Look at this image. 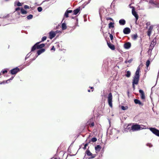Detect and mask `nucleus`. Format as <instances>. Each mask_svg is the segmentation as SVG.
I'll return each mask as SVG.
<instances>
[{
	"mask_svg": "<svg viewBox=\"0 0 159 159\" xmlns=\"http://www.w3.org/2000/svg\"><path fill=\"white\" fill-rule=\"evenodd\" d=\"M7 70H2L1 73H2V74H4L5 73H7Z\"/></svg>",
	"mask_w": 159,
	"mask_h": 159,
	"instance_id": "nucleus-34",
	"label": "nucleus"
},
{
	"mask_svg": "<svg viewBox=\"0 0 159 159\" xmlns=\"http://www.w3.org/2000/svg\"><path fill=\"white\" fill-rule=\"evenodd\" d=\"M37 10L39 12H41L42 10V8L41 7H39L37 8Z\"/></svg>",
	"mask_w": 159,
	"mask_h": 159,
	"instance_id": "nucleus-35",
	"label": "nucleus"
},
{
	"mask_svg": "<svg viewBox=\"0 0 159 159\" xmlns=\"http://www.w3.org/2000/svg\"><path fill=\"white\" fill-rule=\"evenodd\" d=\"M127 93H128V95H129V91H128V92H127Z\"/></svg>",
	"mask_w": 159,
	"mask_h": 159,
	"instance_id": "nucleus-53",
	"label": "nucleus"
},
{
	"mask_svg": "<svg viewBox=\"0 0 159 159\" xmlns=\"http://www.w3.org/2000/svg\"><path fill=\"white\" fill-rule=\"evenodd\" d=\"M121 108L122 110H125L126 109L125 108V107L124 106H122L121 107Z\"/></svg>",
	"mask_w": 159,
	"mask_h": 159,
	"instance_id": "nucleus-42",
	"label": "nucleus"
},
{
	"mask_svg": "<svg viewBox=\"0 0 159 159\" xmlns=\"http://www.w3.org/2000/svg\"><path fill=\"white\" fill-rule=\"evenodd\" d=\"M33 16L32 15L30 14L27 16L26 18L28 20H30L32 19L33 18Z\"/></svg>",
	"mask_w": 159,
	"mask_h": 159,
	"instance_id": "nucleus-28",
	"label": "nucleus"
},
{
	"mask_svg": "<svg viewBox=\"0 0 159 159\" xmlns=\"http://www.w3.org/2000/svg\"><path fill=\"white\" fill-rule=\"evenodd\" d=\"M127 74L125 75V76L127 77H129L131 75V73L129 71H127L126 72Z\"/></svg>",
	"mask_w": 159,
	"mask_h": 159,
	"instance_id": "nucleus-30",
	"label": "nucleus"
},
{
	"mask_svg": "<svg viewBox=\"0 0 159 159\" xmlns=\"http://www.w3.org/2000/svg\"><path fill=\"white\" fill-rule=\"evenodd\" d=\"M131 30L128 27H126L123 30L124 33L125 34H128L130 33Z\"/></svg>",
	"mask_w": 159,
	"mask_h": 159,
	"instance_id": "nucleus-13",
	"label": "nucleus"
},
{
	"mask_svg": "<svg viewBox=\"0 0 159 159\" xmlns=\"http://www.w3.org/2000/svg\"><path fill=\"white\" fill-rule=\"evenodd\" d=\"M110 39L111 40H112L113 39V37L112 35L111 34H110Z\"/></svg>",
	"mask_w": 159,
	"mask_h": 159,
	"instance_id": "nucleus-40",
	"label": "nucleus"
},
{
	"mask_svg": "<svg viewBox=\"0 0 159 159\" xmlns=\"http://www.w3.org/2000/svg\"><path fill=\"white\" fill-rule=\"evenodd\" d=\"M139 92L141 95V98L142 99H145V96L144 92L141 89H140L139 90Z\"/></svg>",
	"mask_w": 159,
	"mask_h": 159,
	"instance_id": "nucleus-15",
	"label": "nucleus"
},
{
	"mask_svg": "<svg viewBox=\"0 0 159 159\" xmlns=\"http://www.w3.org/2000/svg\"><path fill=\"white\" fill-rule=\"evenodd\" d=\"M58 30H56L55 32H53L52 31H50L49 33V38L50 39H52L54 38L56 35V34L58 33Z\"/></svg>",
	"mask_w": 159,
	"mask_h": 159,
	"instance_id": "nucleus-7",
	"label": "nucleus"
},
{
	"mask_svg": "<svg viewBox=\"0 0 159 159\" xmlns=\"http://www.w3.org/2000/svg\"><path fill=\"white\" fill-rule=\"evenodd\" d=\"M114 23H113V22H110V23L109 24H108V26H109V28H114Z\"/></svg>",
	"mask_w": 159,
	"mask_h": 159,
	"instance_id": "nucleus-25",
	"label": "nucleus"
},
{
	"mask_svg": "<svg viewBox=\"0 0 159 159\" xmlns=\"http://www.w3.org/2000/svg\"><path fill=\"white\" fill-rule=\"evenodd\" d=\"M92 92L93 91V90H92Z\"/></svg>",
	"mask_w": 159,
	"mask_h": 159,
	"instance_id": "nucleus-55",
	"label": "nucleus"
},
{
	"mask_svg": "<svg viewBox=\"0 0 159 159\" xmlns=\"http://www.w3.org/2000/svg\"><path fill=\"white\" fill-rule=\"evenodd\" d=\"M107 44L108 47L112 50H114L115 49V46L111 44L110 43H108L107 42Z\"/></svg>",
	"mask_w": 159,
	"mask_h": 159,
	"instance_id": "nucleus-19",
	"label": "nucleus"
},
{
	"mask_svg": "<svg viewBox=\"0 0 159 159\" xmlns=\"http://www.w3.org/2000/svg\"><path fill=\"white\" fill-rule=\"evenodd\" d=\"M13 78L14 77H11L9 79H8L6 80V82L7 83H8L10 81V80H12Z\"/></svg>",
	"mask_w": 159,
	"mask_h": 159,
	"instance_id": "nucleus-39",
	"label": "nucleus"
},
{
	"mask_svg": "<svg viewBox=\"0 0 159 159\" xmlns=\"http://www.w3.org/2000/svg\"><path fill=\"white\" fill-rule=\"evenodd\" d=\"M150 24V23L149 22H147L146 24V25L147 26H148Z\"/></svg>",
	"mask_w": 159,
	"mask_h": 159,
	"instance_id": "nucleus-47",
	"label": "nucleus"
},
{
	"mask_svg": "<svg viewBox=\"0 0 159 159\" xmlns=\"http://www.w3.org/2000/svg\"><path fill=\"white\" fill-rule=\"evenodd\" d=\"M129 128H129V127H128V129H129Z\"/></svg>",
	"mask_w": 159,
	"mask_h": 159,
	"instance_id": "nucleus-54",
	"label": "nucleus"
},
{
	"mask_svg": "<svg viewBox=\"0 0 159 159\" xmlns=\"http://www.w3.org/2000/svg\"><path fill=\"white\" fill-rule=\"evenodd\" d=\"M90 127H93L94 125V123L93 122V121L91 122V123L90 124V125H89Z\"/></svg>",
	"mask_w": 159,
	"mask_h": 159,
	"instance_id": "nucleus-36",
	"label": "nucleus"
},
{
	"mask_svg": "<svg viewBox=\"0 0 159 159\" xmlns=\"http://www.w3.org/2000/svg\"><path fill=\"white\" fill-rule=\"evenodd\" d=\"M141 127L140 125L137 124H134L131 127V128L129 130H132L133 131H135L139 130Z\"/></svg>",
	"mask_w": 159,
	"mask_h": 159,
	"instance_id": "nucleus-3",
	"label": "nucleus"
},
{
	"mask_svg": "<svg viewBox=\"0 0 159 159\" xmlns=\"http://www.w3.org/2000/svg\"><path fill=\"white\" fill-rule=\"evenodd\" d=\"M88 92H90V90H89V89L88 90Z\"/></svg>",
	"mask_w": 159,
	"mask_h": 159,
	"instance_id": "nucleus-51",
	"label": "nucleus"
},
{
	"mask_svg": "<svg viewBox=\"0 0 159 159\" xmlns=\"http://www.w3.org/2000/svg\"><path fill=\"white\" fill-rule=\"evenodd\" d=\"M126 23L125 21L123 19H121L119 21V23L121 25H124Z\"/></svg>",
	"mask_w": 159,
	"mask_h": 159,
	"instance_id": "nucleus-22",
	"label": "nucleus"
},
{
	"mask_svg": "<svg viewBox=\"0 0 159 159\" xmlns=\"http://www.w3.org/2000/svg\"><path fill=\"white\" fill-rule=\"evenodd\" d=\"M68 13H71L72 12V11L71 10H67L66 11Z\"/></svg>",
	"mask_w": 159,
	"mask_h": 159,
	"instance_id": "nucleus-44",
	"label": "nucleus"
},
{
	"mask_svg": "<svg viewBox=\"0 0 159 159\" xmlns=\"http://www.w3.org/2000/svg\"><path fill=\"white\" fill-rule=\"evenodd\" d=\"M129 126V125H128V126H127V127H128V126Z\"/></svg>",
	"mask_w": 159,
	"mask_h": 159,
	"instance_id": "nucleus-56",
	"label": "nucleus"
},
{
	"mask_svg": "<svg viewBox=\"0 0 159 159\" xmlns=\"http://www.w3.org/2000/svg\"><path fill=\"white\" fill-rule=\"evenodd\" d=\"M150 61L149 60H148L146 62V66H147V69H148V67L150 64Z\"/></svg>",
	"mask_w": 159,
	"mask_h": 159,
	"instance_id": "nucleus-29",
	"label": "nucleus"
},
{
	"mask_svg": "<svg viewBox=\"0 0 159 159\" xmlns=\"http://www.w3.org/2000/svg\"><path fill=\"white\" fill-rule=\"evenodd\" d=\"M17 14L19 15H20V13L19 11H17Z\"/></svg>",
	"mask_w": 159,
	"mask_h": 159,
	"instance_id": "nucleus-49",
	"label": "nucleus"
},
{
	"mask_svg": "<svg viewBox=\"0 0 159 159\" xmlns=\"http://www.w3.org/2000/svg\"><path fill=\"white\" fill-rule=\"evenodd\" d=\"M89 88H90L91 89H94V88L93 87H90Z\"/></svg>",
	"mask_w": 159,
	"mask_h": 159,
	"instance_id": "nucleus-48",
	"label": "nucleus"
},
{
	"mask_svg": "<svg viewBox=\"0 0 159 159\" xmlns=\"http://www.w3.org/2000/svg\"><path fill=\"white\" fill-rule=\"evenodd\" d=\"M24 8L25 9H30V7L27 5H25L24 6Z\"/></svg>",
	"mask_w": 159,
	"mask_h": 159,
	"instance_id": "nucleus-38",
	"label": "nucleus"
},
{
	"mask_svg": "<svg viewBox=\"0 0 159 159\" xmlns=\"http://www.w3.org/2000/svg\"><path fill=\"white\" fill-rule=\"evenodd\" d=\"M131 61H132L131 60H128V61H125V62L126 63H127L128 62L130 63V62H131Z\"/></svg>",
	"mask_w": 159,
	"mask_h": 159,
	"instance_id": "nucleus-41",
	"label": "nucleus"
},
{
	"mask_svg": "<svg viewBox=\"0 0 159 159\" xmlns=\"http://www.w3.org/2000/svg\"><path fill=\"white\" fill-rule=\"evenodd\" d=\"M80 10V7L79 8L75 9L73 11L74 14L76 15L77 14Z\"/></svg>",
	"mask_w": 159,
	"mask_h": 159,
	"instance_id": "nucleus-23",
	"label": "nucleus"
},
{
	"mask_svg": "<svg viewBox=\"0 0 159 159\" xmlns=\"http://www.w3.org/2000/svg\"><path fill=\"white\" fill-rule=\"evenodd\" d=\"M61 27L62 30H65L67 28L66 25L65 23H63L62 24Z\"/></svg>",
	"mask_w": 159,
	"mask_h": 159,
	"instance_id": "nucleus-24",
	"label": "nucleus"
},
{
	"mask_svg": "<svg viewBox=\"0 0 159 159\" xmlns=\"http://www.w3.org/2000/svg\"><path fill=\"white\" fill-rule=\"evenodd\" d=\"M131 37L132 40H136L138 37V36L137 34L136 33L134 34H132L131 35Z\"/></svg>",
	"mask_w": 159,
	"mask_h": 159,
	"instance_id": "nucleus-20",
	"label": "nucleus"
},
{
	"mask_svg": "<svg viewBox=\"0 0 159 159\" xmlns=\"http://www.w3.org/2000/svg\"><path fill=\"white\" fill-rule=\"evenodd\" d=\"M132 15L135 17L136 18V22L137 21L139 18L138 15L137 13V12L135 11V9L134 7H133L132 10Z\"/></svg>",
	"mask_w": 159,
	"mask_h": 159,
	"instance_id": "nucleus-10",
	"label": "nucleus"
},
{
	"mask_svg": "<svg viewBox=\"0 0 159 159\" xmlns=\"http://www.w3.org/2000/svg\"><path fill=\"white\" fill-rule=\"evenodd\" d=\"M100 150H98V149L96 150V151H97V152H99Z\"/></svg>",
	"mask_w": 159,
	"mask_h": 159,
	"instance_id": "nucleus-50",
	"label": "nucleus"
},
{
	"mask_svg": "<svg viewBox=\"0 0 159 159\" xmlns=\"http://www.w3.org/2000/svg\"><path fill=\"white\" fill-rule=\"evenodd\" d=\"M20 71V69L17 67H16L11 70L9 71V73L11 75H15Z\"/></svg>",
	"mask_w": 159,
	"mask_h": 159,
	"instance_id": "nucleus-6",
	"label": "nucleus"
},
{
	"mask_svg": "<svg viewBox=\"0 0 159 159\" xmlns=\"http://www.w3.org/2000/svg\"><path fill=\"white\" fill-rule=\"evenodd\" d=\"M93 121V118H91L90 120H89L87 122V124L88 125H90V124L91 123V122Z\"/></svg>",
	"mask_w": 159,
	"mask_h": 159,
	"instance_id": "nucleus-26",
	"label": "nucleus"
},
{
	"mask_svg": "<svg viewBox=\"0 0 159 159\" xmlns=\"http://www.w3.org/2000/svg\"><path fill=\"white\" fill-rule=\"evenodd\" d=\"M140 72V68L139 66L137 69V70L136 71L135 74L133 77V81H132V86L134 89H135V84L137 85L138 84L140 75L139 72Z\"/></svg>",
	"mask_w": 159,
	"mask_h": 159,
	"instance_id": "nucleus-1",
	"label": "nucleus"
},
{
	"mask_svg": "<svg viewBox=\"0 0 159 159\" xmlns=\"http://www.w3.org/2000/svg\"><path fill=\"white\" fill-rule=\"evenodd\" d=\"M124 46L125 48L128 49L130 48L131 44L130 42H127L124 44Z\"/></svg>",
	"mask_w": 159,
	"mask_h": 159,
	"instance_id": "nucleus-18",
	"label": "nucleus"
},
{
	"mask_svg": "<svg viewBox=\"0 0 159 159\" xmlns=\"http://www.w3.org/2000/svg\"><path fill=\"white\" fill-rule=\"evenodd\" d=\"M21 16L22 17H25V16Z\"/></svg>",
	"mask_w": 159,
	"mask_h": 159,
	"instance_id": "nucleus-52",
	"label": "nucleus"
},
{
	"mask_svg": "<svg viewBox=\"0 0 159 159\" xmlns=\"http://www.w3.org/2000/svg\"><path fill=\"white\" fill-rule=\"evenodd\" d=\"M41 42H38L36 43L32 48L31 51L32 52L34 51L36 49H42L45 46V44L42 43L39 44Z\"/></svg>",
	"mask_w": 159,
	"mask_h": 159,
	"instance_id": "nucleus-2",
	"label": "nucleus"
},
{
	"mask_svg": "<svg viewBox=\"0 0 159 159\" xmlns=\"http://www.w3.org/2000/svg\"><path fill=\"white\" fill-rule=\"evenodd\" d=\"M134 102L135 104H138L140 106H143V104L139 99H135Z\"/></svg>",
	"mask_w": 159,
	"mask_h": 159,
	"instance_id": "nucleus-17",
	"label": "nucleus"
},
{
	"mask_svg": "<svg viewBox=\"0 0 159 159\" xmlns=\"http://www.w3.org/2000/svg\"><path fill=\"white\" fill-rule=\"evenodd\" d=\"M23 3H21L20 2H18L17 3V6L18 7L22 6L23 5Z\"/></svg>",
	"mask_w": 159,
	"mask_h": 159,
	"instance_id": "nucleus-32",
	"label": "nucleus"
},
{
	"mask_svg": "<svg viewBox=\"0 0 159 159\" xmlns=\"http://www.w3.org/2000/svg\"><path fill=\"white\" fill-rule=\"evenodd\" d=\"M45 50L44 48L40 49L38 50L37 52V54H38V55H40V54L44 52Z\"/></svg>",
	"mask_w": 159,
	"mask_h": 159,
	"instance_id": "nucleus-21",
	"label": "nucleus"
},
{
	"mask_svg": "<svg viewBox=\"0 0 159 159\" xmlns=\"http://www.w3.org/2000/svg\"><path fill=\"white\" fill-rule=\"evenodd\" d=\"M153 29V26L151 25L149 27V28L148 29V30L147 31V35L149 36V37H150L151 34L152 33V30Z\"/></svg>",
	"mask_w": 159,
	"mask_h": 159,
	"instance_id": "nucleus-14",
	"label": "nucleus"
},
{
	"mask_svg": "<svg viewBox=\"0 0 159 159\" xmlns=\"http://www.w3.org/2000/svg\"><path fill=\"white\" fill-rule=\"evenodd\" d=\"M108 102L109 106L112 108V93H110L108 94Z\"/></svg>",
	"mask_w": 159,
	"mask_h": 159,
	"instance_id": "nucleus-4",
	"label": "nucleus"
},
{
	"mask_svg": "<svg viewBox=\"0 0 159 159\" xmlns=\"http://www.w3.org/2000/svg\"><path fill=\"white\" fill-rule=\"evenodd\" d=\"M47 37L46 36H44L41 39V41H40L41 42H43L46 39Z\"/></svg>",
	"mask_w": 159,
	"mask_h": 159,
	"instance_id": "nucleus-33",
	"label": "nucleus"
},
{
	"mask_svg": "<svg viewBox=\"0 0 159 159\" xmlns=\"http://www.w3.org/2000/svg\"><path fill=\"white\" fill-rule=\"evenodd\" d=\"M106 19H107V20H113V19H112L111 18H110V17H107V18H106Z\"/></svg>",
	"mask_w": 159,
	"mask_h": 159,
	"instance_id": "nucleus-46",
	"label": "nucleus"
},
{
	"mask_svg": "<svg viewBox=\"0 0 159 159\" xmlns=\"http://www.w3.org/2000/svg\"><path fill=\"white\" fill-rule=\"evenodd\" d=\"M97 141V139L95 137H93L90 140L89 142H95Z\"/></svg>",
	"mask_w": 159,
	"mask_h": 159,
	"instance_id": "nucleus-27",
	"label": "nucleus"
},
{
	"mask_svg": "<svg viewBox=\"0 0 159 159\" xmlns=\"http://www.w3.org/2000/svg\"><path fill=\"white\" fill-rule=\"evenodd\" d=\"M147 145L149 146V147H151L152 146V145L151 143H148L147 144Z\"/></svg>",
	"mask_w": 159,
	"mask_h": 159,
	"instance_id": "nucleus-45",
	"label": "nucleus"
},
{
	"mask_svg": "<svg viewBox=\"0 0 159 159\" xmlns=\"http://www.w3.org/2000/svg\"><path fill=\"white\" fill-rule=\"evenodd\" d=\"M88 143H86L85 144L83 143L81 145L79 149H80L81 148H83V149H89V147L88 146Z\"/></svg>",
	"mask_w": 159,
	"mask_h": 159,
	"instance_id": "nucleus-16",
	"label": "nucleus"
},
{
	"mask_svg": "<svg viewBox=\"0 0 159 159\" xmlns=\"http://www.w3.org/2000/svg\"><path fill=\"white\" fill-rule=\"evenodd\" d=\"M86 153L88 156H90V158L92 159L94 158L96 155L95 154H93L89 150H87L86 152Z\"/></svg>",
	"mask_w": 159,
	"mask_h": 159,
	"instance_id": "nucleus-11",
	"label": "nucleus"
},
{
	"mask_svg": "<svg viewBox=\"0 0 159 159\" xmlns=\"http://www.w3.org/2000/svg\"><path fill=\"white\" fill-rule=\"evenodd\" d=\"M150 130L155 135L159 137V130L153 128H150Z\"/></svg>",
	"mask_w": 159,
	"mask_h": 159,
	"instance_id": "nucleus-8",
	"label": "nucleus"
},
{
	"mask_svg": "<svg viewBox=\"0 0 159 159\" xmlns=\"http://www.w3.org/2000/svg\"><path fill=\"white\" fill-rule=\"evenodd\" d=\"M102 148L101 146L100 145H98L97 146H95V149H101Z\"/></svg>",
	"mask_w": 159,
	"mask_h": 159,
	"instance_id": "nucleus-31",
	"label": "nucleus"
},
{
	"mask_svg": "<svg viewBox=\"0 0 159 159\" xmlns=\"http://www.w3.org/2000/svg\"><path fill=\"white\" fill-rule=\"evenodd\" d=\"M68 150L71 156L75 155L78 152V151H76L75 150Z\"/></svg>",
	"mask_w": 159,
	"mask_h": 159,
	"instance_id": "nucleus-12",
	"label": "nucleus"
},
{
	"mask_svg": "<svg viewBox=\"0 0 159 159\" xmlns=\"http://www.w3.org/2000/svg\"><path fill=\"white\" fill-rule=\"evenodd\" d=\"M20 10V12L21 14L23 15H26L28 12L27 11L25 10L24 8H20L19 7H18L15 9V11H18L19 10Z\"/></svg>",
	"mask_w": 159,
	"mask_h": 159,
	"instance_id": "nucleus-9",
	"label": "nucleus"
},
{
	"mask_svg": "<svg viewBox=\"0 0 159 159\" xmlns=\"http://www.w3.org/2000/svg\"><path fill=\"white\" fill-rule=\"evenodd\" d=\"M68 12H67V11H66L65 13V16L66 17H69V16H68Z\"/></svg>",
	"mask_w": 159,
	"mask_h": 159,
	"instance_id": "nucleus-37",
	"label": "nucleus"
},
{
	"mask_svg": "<svg viewBox=\"0 0 159 159\" xmlns=\"http://www.w3.org/2000/svg\"><path fill=\"white\" fill-rule=\"evenodd\" d=\"M156 38H155L152 41L150 45L149 49L148 51V52H151L154 46V45L156 44Z\"/></svg>",
	"mask_w": 159,
	"mask_h": 159,
	"instance_id": "nucleus-5",
	"label": "nucleus"
},
{
	"mask_svg": "<svg viewBox=\"0 0 159 159\" xmlns=\"http://www.w3.org/2000/svg\"><path fill=\"white\" fill-rule=\"evenodd\" d=\"M51 50H53L54 51H55V50H56V49L55 48L54 46H52V48H51Z\"/></svg>",
	"mask_w": 159,
	"mask_h": 159,
	"instance_id": "nucleus-43",
	"label": "nucleus"
}]
</instances>
